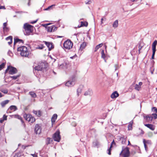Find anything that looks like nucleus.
I'll list each match as a JSON object with an SVG mask.
<instances>
[{
  "label": "nucleus",
  "mask_w": 157,
  "mask_h": 157,
  "mask_svg": "<svg viewBox=\"0 0 157 157\" xmlns=\"http://www.w3.org/2000/svg\"><path fill=\"white\" fill-rule=\"evenodd\" d=\"M57 117V114H54L53 115L51 119V121L52 123H54L55 122Z\"/></svg>",
  "instance_id": "nucleus-20"
},
{
  "label": "nucleus",
  "mask_w": 157,
  "mask_h": 157,
  "mask_svg": "<svg viewBox=\"0 0 157 157\" xmlns=\"http://www.w3.org/2000/svg\"><path fill=\"white\" fill-rule=\"evenodd\" d=\"M33 26L30 25L26 23L24 24V28L25 31L24 34L25 35H29L30 33L33 31Z\"/></svg>",
  "instance_id": "nucleus-1"
},
{
  "label": "nucleus",
  "mask_w": 157,
  "mask_h": 157,
  "mask_svg": "<svg viewBox=\"0 0 157 157\" xmlns=\"http://www.w3.org/2000/svg\"><path fill=\"white\" fill-rule=\"evenodd\" d=\"M52 141V138L48 137L47 138L46 140V144L48 145L49 144H51Z\"/></svg>",
  "instance_id": "nucleus-24"
},
{
  "label": "nucleus",
  "mask_w": 157,
  "mask_h": 157,
  "mask_svg": "<svg viewBox=\"0 0 157 157\" xmlns=\"http://www.w3.org/2000/svg\"><path fill=\"white\" fill-rule=\"evenodd\" d=\"M7 23L6 22H5L3 24V28L6 27Z\"/></svg>",
  "instance_id": "nucleus-57"
},
{
  "label": "nucleus",
  "mask_w": 157,
  "mask_h": 157,
  "mask_svg": "<svg viewBox=\"0 0 157 157\" xmlns=\"http://www.w3.org/2000/svg\"><path fill=\"white\" fill-rule=\"evenodd\" d=\"M33 113L38 117H40L41 116L42 112L40 110H39L38 111L33 110Z\"/></svg>",
  "instance_id": "nucleus-13"
},
{
  "label": "nucleus",
  "mask_w": 157,
  "mask_h": 157,
  "mask_svg": "<svg viewBox=\"0 0 157 157\" xmlns=\"http://www.w3.org/2000/svg\"><path fill=\"white\" fill-rule=\"evenodd\" d=\"M6 65V63H3L0 65V71Z\"/></svg>",
  "instance_id": "nucleus-40"
},
{
  "label": "nucleus",
  "mask_w": 157,
  "mask_h": 157,
  "mask_svg": "<svg viewBox=\"0 0 157 157\" xmlns=\"http://www.w3.org/2000/svg\"><path fill=\"white\" fill-rule=\"evenodd\" d=\"M24 13V12L23 11H16V13Z\"/></svg>",
  "instance_id": "nucleus-63"
},
{
  "label": "nucleus",
  "mask_w": 157,
  "mask_h": 157,
  "mask_svg": "<svg viewBox=\"0 0 157 157\" xmlns=\"http://www.w3.org/2000/svg\"><path fill=\"white\" fill-rule=\"evenodd\" d=\"M7 116L6 115H4L3 117V120L4 121L6 120L7 119Z\"/></svg>",
  "instance_id": "nucleus-49"
},
{
  "label": "nucleus",
  "mask_w": 157,
  "mask_h": 157,
  "mask_svg": "<svg viewBox=\"0 0 157 157\" xmlns=\"http://www.w3.org/2000/svg\"><path fill=\"white\" fill-rule=\"evenodd\" d=\"M81 86H79L77 90V94L78 96L79 95V94L81 93Z\"/></svg>",
  "instance_id": "nucleus-37"
},
{
  "label": "nucleus",
  "mask_w": 157,
  "mask_h": 157,
  "mask_svg": "<svg viewBox=\"0 0 157 157\" xmlns=\"http://www.w3.org/2000/svg\"><path fill=\"white\" fill-rule=\"evenodd\" d=\"M144 45V44L142 42H140V43L139 44V46H138L139 50H138V51H139V54L140 53V50L143 47Z\"/></svg>",
  "instance_id": "nucleus-19"
},
{
  "label": "nucleus",
  "mask_w": 157,
  "mask_h": 157,
  "mask_svg": "<svg viewBox=\"0 0 157 157\" xmlns=\"http://www.w3.org/2000/svg\"><path fill=\"white\" fill-rule=\"evenodd\" d=\"M14 46L19 41V39L17 37H15L14 38Z\"/></svg>",
  "instance_id": "nucleus-39"
},
{
  "label": "nucleus",
  "mask_w": 157,
  "mask_h": 157,
  "mask_svg": "<svg viewBox=\"0 0 157 157\" xmlns=\"http://www.w3.org/2000/svg\"><path fill=\"white\" fill-rule=\"evenodd\" d=\"M143 143L144 144V147L145 148V150H146V151H147V146L146 144H145V139H143Z\"/></svg>",
  "instance_id": "nucleus-42"
},
{
  "label": "nucleus",
  "mask_w": 157,
  "mask_h": 157,
  "mask_svg": "<svg viewBox=\"0 0 157 157\" xmlns=\"http://www.w3.org/2000/svg\"><path fill=\"white\" fill-rule=\"evenodd\" d=\"M57 28L55 25H52L51 26L50 32H52L56 31L57 29Z\"/></svg>",
  "instance_id": "nucleus-29"
},
{
  "label": "nucleus",
  "mask_w": 157,
  "mask_h": 157,
  "mask_svg": "<svg viewBox=\"0 0 157 157\" xmlns=\"http://www.w3.org/2000/svg\"><path fill=\"white\" fill-rule=\"evenodd\" d=\"M44 47L45 46L43 44H39L37 45V47H36V48L37 49L42 50Z\"/></svg>",
  "instance_id": "nucleus-23"
},
{
  "label": "nucleus",
  "mask_w": 157,
  "mask_h": 157,
  "mask_svg": "<svg viewBox=\"0 0 157 157\" xmlns=\"http://www.w3.org/2000/svg\"><path fill=\"white\" fill-rule=\"evenodd\" d=\"M17 109V107L14 105L10 106L7 111V113H10L12 111H15Z\"/></svg>",
  "instance_id": "nucleus-11"
},
{
  "label": "nucleus",
  "mask_w": 157,
  "mask_h": 157,
  "mask_svg": "<svg viewBox=\"0 0 157 157\" xmlns=\"http://www.w3.org/2000/svg\"><path fill=\"white\" fill-rule=\"evenodd\" d=\"M47 63H42L40 65L36 66L34 68L35 70L38 71H42L44 69H45L47 68Z\"/></svg>",
  "instance_id": "nucleus-7"
},
{
  "label": "nucleus",
  "mask_w": 157,
  "mask_h": 157,
  "mask_svg": "<svg viewBox=\"0 0 157 157\" xmlns=\"http://www.w3.org/2000/svg\"><path fill=\"white\" fill-rule=\"evenodd\" d=\"M37 21H38V19H37V20H36L35 21H31V22H30V23L32 24H34L35 23H36Z\"/></svg>",
  "instance_id": "nucleus-58"
},
{
  "label": "nucleus",
  "mask_w": 157,
  "mask_h": 157,
  "mask_svg": "<svg viewBox=\"0 0 157 157\" xmlns=\"http://www.w3.org/2000/svg\"><path fill=\"white\" fill-rule=\"evenodd\" d=\"M86 46V44L85 42H83L80 45V50L82 51Z\"/></svg>",
  "instance_id": "nucleus-22"
},
{
  "label": "nucleus",
  "mask_w": 157,
  "mask_h": 157,
  "mask_svg": "<svg viewBox=\"0 0 157 157\" xmlns=\"http://www.w3.org/2000/svg\"><path fill=\"white\" fill-rule=\"evenodd\" d=\"M118 20H116L113 23V28H114V29H115L118 27Z\"/></svg>",
  "instance_id": "nucleus-25"
},
{
  "label": "nucleus",
  "mask_w": 157,
  "mask_h": 157,
  "mask_svg": "<svg viewBox=\"0 0 157 157\" xmlns=\"http://www.w3.org/2000/svg\"><path fill=\"white\" fill-rule=\"evenodd\" d=\"M93 145L94 147H97L99 145V143L97 140H95L93 142Z\"/></svg>",
  "instance_id": "nucleus-31"
},
{
  "label": "nucleus",
  "mask_w": 157,
  "mask_h": 157,
  "mask_svg": "<svg viewBox=\"0 0 157 157\" xmlns=\"http://www.w3.org/2000/svg\"><path fill=\"white\" fill-rule=\"evenodd\" d=\"M133 124V122L131 121L129 123L128 127V130H131L132 129V125Z\"/></svg>",
  "instance_id": "nucleus-36"
},
{
  "label": "nucleus",
  "mask_w": 157,
  "mask_h": 157,
  "mask_svg": "<svg viewBox=\"0 0 157 157\" xmlns=\"http://www.w3.org/2000/svg\"><path fill=\"white\" fill-rule=\"evenodd\" d=\"M144 125L152 130H154L155 129V128L153 125L152 124H144Z\"/></svg>",
  "instance_id": "nucleus-17"
},
{
  "label": "nucleus",
  "mask_w": 157,
  "mask_h": 157,
  "mask_svg": "<svg viewBox=\"0 0 157 157\" xmlns=\"http://www.w3.org/2000/svg\"><path fill=\"white\" fill-rule=\"evenodd\" d=\"M88 25L87 22H84L83 21L81 22V24L80 26L79 25L78 26V28H80L81 27L83 26H87Z\"/></svg>",
  "instance_id": "nucleus-28"
},
{
  "label": "nucleus",
  "mask_w": 157,
  "mask_h": 157,
  "mask_svg": "<svg viewBox=\"0 0 157 157\" xmlns=\"http://www.w3.org/2000/svg\"><path fill=\"white\" fill-rule=\"evenodd\" d=\"M31 97L33 98H35L36 97V95L35 93L33 91L29 92V93Z\"/></svg>",
  "instance_id": "nucleus-26"
},
{
  "label": "nucleus",
  "mask_w": 157,
  "mask_h": 157,
  "mask_svg": "<svg viewBox=\"0 0 157 157\" xmlns=\"http://www.w3.org/2000/svg\"><path fill=\"white\" fill-rule=\"evenodd\" d=\"M17 50L20 52V55L22 56L27 57L29 55V52L28 48L25 46H22L18 48Z\"/></svg>",
  "instance_id": "nucleus-2"
},
{
  "label": "nucleus",
  "mask_w": 157,
  "mask_h": 157,
  "mask_svg": "<svg viewBox=\"0 0 157 157\" xmlns=\"http://www.w3.org/2000/svg\"><path fill=\"white\" fill-rule=\"evenodd\" d=\"M13 116H14V117H15V118L18 119L19 120H20L22 124L24 123V121L22 119V118L21 117V116L20 115L18 114H17L14 115Z\"/></svg>",
  "instance_id": "nucleus-21"
},
{
  "label": "nucleus",
  "mask_w": 157,
  "mask_h": 157,
  "mask_svg": "<svg viewBox=\"0 0 157 157\" xmlns=\"http://www.w3.org/2000/svg\"><path fill=\"white\" fill-rule=\"evenodd\" d=\"M42 25L44 27H45L46 29L47 27V24H42Z\"/></svg>",
  "instance_id": "nucleus-60"
},
{
  "label": "nucleus",
  "mask_w": 157,
  "mask_h": 157,
  "mask_svg": "<svg viewBox=\"0 0 157 157\" xmlns=\"http://www.w3.org/2000/svg\"><path fill=\"white\" fill-rule=\"evenodd\" d=\"M152 117H153V118L154 119H156L157 118V114L156 113H154L152 114Z\"/></svg>",
  "instance_id": "nucleus-44"
},
{
  "label": "nucleus",
  "mask_w": 157,
  "mask_h": 157,
  "mask_svg": "<svg viewBox=\"0 0 157 157\" xmlns=\"http://www.w3.org/2000/svg\"><path fill=\"white\" fill-rule=\"evenodd\" d=\"M141 88V86H139L137 84L135 85V89L138 91H139Z\"/></svg>",
  "instance_id": "nucleus-38"
},
{
  "label": "nucleus",
  "mask_w": 157,
  "mask_h": 157,
  "mask_svg": "<svg viewBox=\"0 0 157 157\" xmlns=\"http://www.w3.org/2000/svg\"><path fill=\"white\" fill-rule=\"evenodd\" d=\"M144 118L147 122H149L150 121H151L153 119V117L151 115H147L144 117Z\"/></svg>",
  "instance_id": "nucleus-15"
},
{
  "label": "nucleus",
  "mask_w": 157,
  "mask_h": 157,
  "mask_svg": "<svg viewBox=\"0 0 157 157\" xmlns=\"http://www.w3.org/2000/svg\"><path fill=\"white\" fill-rule=\"evenodd\" d=\"M17 70L15 67L10 66V70L9 71V73L10 75H13L17 73Z\"/></svg>",
  "instance_id": "nucleus-10"
},
{
  "label": "nucleus",
  "mask_w": 157,
  "mask_h": 157,
  "mask_svg": "<svg viewBox=\"0 0 157 157\" xmlns=\"http://www.w3.org/2000/svg\"><path fill=\"white\" fill-rule=\"evenodd\" d=\"M20 76L21 74H19L16 76H10V78H12L13 80H16L18 79Z\"/></svg>",
  "instance_id": "nucleus-33"
},
{
  "label": "nucleus",
  "mask_w": 157,
  "mask_h": 157,
  "mask_svg": "<svg viewBox=\"0 0 157 157\" xmlns=\"http://www.w3.org/2000/svg\"><path fill=\"white\" fill-rule=\"evenodd\" d=\"M60 131L59 130H57L53 134L52 137L55 141L59 142L61 139V136L60 135Z\"/></svg>",
  "instance_id": "nucleus-6"
},
{
  "label": "nucleus",
  "mask_w": 157,
  "mask_h": 157,
  "mask_svg": "<svg viewBox=\"0 0 157 157\" xmlns=\"http://www.w3.org/2000/svg\"><path fill=\"white\" fill-rule=\"evenodd\" d=\"M50 28L51 26H47V27L46 30L48 32H50Z\"/></svg>",
  "instance_id": "nucleus-50"
},
{
  "label": "nucleus",
  "mask_w": 157,
  "mask_h": 157,
  "mask_svg": "<svg viewBox=\"0 0 157 157\" xmlns=\"http://www.w3.org/2000/svg\"><path fill=\"white\" fill-rule=\"evenodd\" d=\"M9 102V100H6L4 101H2L1 103V105L2 107H4L5 106V105L7 104Z\"/></svg>",
  "instance_id": "nucleus-18"
},
{
  "label": "nucleus",
  "mask_w": 157,
  "mask_h": 157,
  "mask_svg": "<svg viewBox=\"0 0 157 157\" xmlns=\"http://www.w3.org/2000/svg\"><path fill=\"white\" fill-rule=\"evenodd\" d=\"M67 64L65 62H64L61 64H59L58 65L59 67L60 68H63L64 67H66V66Z\"/></svg>",
  "instance_id": "nucleus-34"
},
{
  "label": "nucleus",
  "mask_w": 157,
  "mask_h": 157,
  "mask_svg": "<svg viewBox=\"0 0 157 157\" xmlns=\"http://www.w3.org/2000/svg\"><path fill=\"white\" fill-rule=\"evenodd\" d=\"M12 54H13V53H12V52H11V51H8V55H9L10 56H11V55H12Z\"/></svg>",
  "instance_id": "nucleus-56"
},
{
  "label": "nucleus",
  "mask_w": 157,
  "mask_h": 157,
  "mask_svg": "<svg viewBox=\"0 0 157 157\" xmlns=\"http://www.w3.org/2000/svg\"><path fill=\"white\" fill-rule=\"evenodd\" d=\"M130 155V152L128 147L124 148L122 147V150L120 154V155L122 156L123 157H129Z\"/></svg>",
  "instance_id": "nucleus-3"
},
{
  "label": "nucleus",
  "mask_w": 157,
  "mask_h": 157,
  "mask_svg": "<svg viewBox=\"0 0 157 157\" xmlns=\"http://www.w3.org/2000/svg\"><path fill=\"white\" fill-rule=\"evenodd\" d=\"M55 6V5H51V6H49L48 8L45 9H44V10H49L50 9H52V7L53 6Z\"/></svg>",
  "instance_id": "nucleus-41"
},
{
  "label": "nucleus",
  "mask_w": 157,
  "mask_h": 157,
  "mask_svg": "<svg viewBox=\"0 0 157 157\" xmlns=\"http://www.w3.org/2000/svg\"><path fill=\"white\" fill-rule=\"evenodd\" d=\"M6 40L8 41L10 40V41L8 42L9 45H10L12 42L13 37L12 36H10L6 38Z\"/></svg>",
  "instance_id": "nucleus-16"
},
{
  "label": "nucleus",
  "mask_w": 157,
  "mask_h": 157,
  "mask_svg": "<svg viewBox=\"0 0 157 157\" xmlns=\"http://www.w3.org/2000/svg\"><path fill=\"white\" fill-rule=\"evenodd\" d=\"M152 55L155 56V52L156 51V49H152Z\"/></svg>",
  "instance_id": "nucleus-55"
},
{
  "label": "nucleus",
  "mask_w": 157,
  "mask_h": 157,
  "mask_svg": "<svg viewBox=\"0 0 157 157\" xmlns=\"http://www.w3.org/2000/svg\"><path fill=\"white\" fill-rule=\"evenodd\" d=\"M102 45H103L102 44H98V45H97L96 46V47L95 48L94 51L95 52L97 51V50L99 48H101V47L102 46Z\"/></svg>",
  "instance_id": "nucleus-35"
},
{
  "label": "nucleus",
  "mask_w": 157,
  "mask_h": 157,
  "mask_svg": "<svg viewBox=\"0 0 157 157\" xmlns=\"http://www.w3.org/2000/svg\"><path fill=\"white\" fill-rule=\"evenodd\" d=\"M152 111L154 112L155 113H157V109L156 107H154L152 108Z\"/></svg>",
  "instance_id": "nucleus-43"
},
{
  "label": "nucleus",
  "mask_w": 157,
  "mask_h": 157,
  "mask_svg": "<svg viewBox=\"0 0 157 157\" xmlns=\"http://www.w3.org/2000/svg\"><path fill=\"white\" fill-rule=\"evenodd\" d=\"M157 44V40H155L152 44V49H156V47Z\"/></svg>",
  "instance_id": "nucleus-32"
},
{
  "label": "nucleus",
  "mask_w": 157,
  "mask_h": 157,
  "mask_svg": "<svg viewBox=\"0 0 157 157\" xmlns=\"http://www.w3.org/2000/svg\"><path fill=\"white\" fill-rule=\"evenodd\" d=\"M10 66H9L7 68V69L5 71V74L9 70H10Z\"/></svg>",
  "instance_id": "nucleus-53"
},
{
  "label": "nucleus",
  "mask_w": 157,
  "mask_h": 157,
  "mask_svg": "<svg viewBox=\"0 0 157 157\" xmlns=\"http://www.w3.org/2000/svg\"><path fill=\"white\" fill-rule=\"evenodd\" d=\"M94 2V0H89V4Z\"/></svg>",
  "instance_id": "nucleus-64"
},
{
  "label": "nucleus",
  "mask_w": 157,
  "mask_h": 157,
  "mask_svg": "<svg viewBox=\"0 0 157 157\" xmlns=\"http://www.w3.org/2000/svg\"><path fill=\"white\" fill-rule=\"evenodd\" d=\"M115 143L114 142V140H113V141L111 143V144L110 146H112L113 145V144H115Z\"/></svg>",
  "instance_id": "nucleus-61"
},
{
  "label": "nucleus",
  "mask_w": 157,
  "mask_h": 157,
  "mask_svg": "<svg viewBox=\"0 0 157 157\" xmlns=\"http://www.w3.org/2000/svg\"><path fill=\"white\" fill-rule=\"evenodd\" d=\"M19 42L20 43H22V44H23L24 43V41L21 40V39H19Z\"/></svg>",
  "instance_id": "nucleus-62"
},
{
  "label": "nucleus",
  "mask_w": 157,
  "mask_h": 157,
  "mask_svg": "<svg viewBox=\"0 0 157 157\" xmlns=\"http://www.w3.org/2000/svg\"><path fill=\"white\" fill-rule=\"evenodd\" d=\"M73 42L69 39L65 41L63 44L64 48L67 49H70L72 47Z\"/></svg>",
  "instance_id": "nucleus-5"
},
{
  "label": "nucleus",
  "mask_w": 157,
  "mask_h": 157,
  "mask_svg": "<svg viewBox=\"0 0 157 157\" xmlns=\"http://www.w3.org/2000/svg\"><path fill=\"white\" fill-rule=\"evenodd\" d=\"M112 147V146H110L108 150V154L109 155H110L111 154V152Z\"/></svg>",
  "instance_id": "nucleus-46"
},
{
  "label": "nucleus",
  "mask_w": 157,
  "mask_h": 157,
  "mask_svg": "<svg viewBox=\"0 0 157 157\" xmlns=\"http://www.w3.org/2000/svg\"><path fill=\"white\" fill-rule=\"evenodd\" d=\"M145 144H151V142L150 140H145Z\"/></svg>",
  "instance_id": "nucleus-47"
},
{
  "label": "nucleus",
  "mask_w": 157,
  "mask_h": 157,
  "mask_svg": "<svg viewBox=\"0 0 157 157\" xmlns=\"http://www.w3.org/2000/svg\"><path fill=\"white\" fill-rule=\"evenodd\" d=\"M119 95V94L118 92L117 91H115L113 92L111 95V97L112 98H116L118 97Z\"/></svg>",
  "instance_id": "nucleus-14"
},
{
  "label": "nucleus",
  "mask_w": 157,
  "mask_h": 157,
  "mask_svg": "<svg viewBox=\"0 0 157 157\" xmlns=\"http://www.w3.org/2000/svg\"><path fill=\"white\" fill-rule=\"evenodd\" d=\"M21 156V155L19 153H17L15 154L13 157H19Z\"/></svg>",
  "instance_id": "nucleus-51"
},
{
  "label": "nucleus",
  "mask_w": 157,
  "mask_h": 157,
  "mask_svg": "<svg viewBox=\"0 0 157 157\" xmlns=\"http://www.w3.org/2000/svg\"><path fill=\"white\" fill-rule=\"evenodd\" d=\"M136 153V151H135L133 150V151H131L130 152V154L132 155H134Z\"/></svg>",
  "instance_id": "nucleus-48"
},
{
  "label": "nucleus",
  "mask_w": 157,
  "mask_h": 157,
  "mask_svg": "<svg viewBox=\"0 0 157 157\" xmlns=\"http://www.w3.org/2000/svg\"><path fill=\"white\" fill-rule=\"evenodd\" d=\"M1 91L5 94H7L8 93V90L6 89L2 90Z\"/></svg>",
  "instance_id": "nucleus-52"
},
{
  "label": "nucleus",
  "mask_w": 157,
  "mask_h": 157,
  "mask_svg": "<svg viewBox=\"0 0 157 157\" xmlns=\"http://www.w3.org/2000/svg\"><path fill=\"white\" fill-rule=\"evenodd\" d=\"M29 146L26 145H22V148H23L24 150L25 149L26 147H28Z\"/></svg>",
  "instance_id": "nucleus-54"
},
{
  "label": "nucleus",
  "mask_w": 157,
  "mask_h": 157,
  "mask_svg": "<svg viewBox=\"0 0 157 157\" xmlns=\"http://www.w3.org/2000/svg\"><path fill=\"white\" fill-rule=\"evenodd\" d=\"M154 68L153 66H152L150 67V72L152 74H153V72L154 71Z\"/></svg>",
  "instance_id": "nucleus-45"
},
{
  "label": "nucleus",
  "mask_w": 157,
  "mask_h": 157,
  "mask_svg": "<svg viewBox=\"0 0 157 157\" xmlns=\"http://www.w3.org/2000/svg\"><path fill=\"white\" fill-rule=\"evenodd\" d=\"M41 128L40 124H36L35 125L34 132L36 134H40L41 132Z\"/></svg>",
  "instance_id": "nucleus-9"
},
{
  "label": "nucleus",
  "mask_w": 157,
  "mask_h": 157,
  "mask_svg": "<svg viewBox=\"0 0 157 157\" xmlns=\"http://www.w3.org/2000/svg\"><path fill=\"white\" fill-rule=\"evenodd\" d=\"M71 124L74 127H75L76 125V124L75 122H73Z\"/></svg>",
  "instance_id": "nucleus-59"
},
{
  "label": "nucleus",
  "mask_w": 157,
  "mask_h": 157,
  "mask_svg": "<svg viewBox=\"0 0 157 157\" xmlns=\"http://www.w3.org/2000/svg\"><path fill=\"white\" fill-rule=\"evenodd\" d=\"M3 33L5 35H7V33L9 31L10 28L9 27H6L3 28Z\"/></svg>",
  "instance_id": "nucleus-27"
},
{
  "label": "nucleus",
  "mask_w": 157,
  "mask_h": 157,
  "mask_svg": "<svg viewBox=\"0 0 157 157\" xmlns=\"http://www.w3.org/2000/svg\"><path fill=\"white\" fill-rule=\"evenodd\" d=\"M101 58H103L105 60V62H106V56L104 53V50H102L101 52Z\"/></svg>",
  "instance_id": "nucleus-30"
},
{
  "label": "nucleus",
  "mask_w": 157,
  "mask_h": 157,
  "mask_svg": "<svg viewBox=\"0 0 157 157\" xmlns=\"http://www.w3.org/2000/svg\"><path fill=\"white\" fill-rule=\"evenodd\" d=\"M74 78L72 79V81H68L65 84V86L68 87H71L73 86L75 84L74 82L73 81Z\"/></svg>",
  "instance_id": "nucleus-12"
},
{
  "label": "nucleus",
  "mask_w": 157,
  "mask_h": 157,
  "mask_svg": "<svg viewBox=\"0 0 157 157\" xmlns=\"http://www.w3.org/2000/svg\"><path fill=\"white\" fill-rule=\"evenodd\" d=\"M25 119L31 123H33L35 121V118L30 114L25 113L23 115Z\"/></svg>",
  "instance_id": "nucleus-4"
},
{
  "label": "nucleus",
  "mask_w": 157,
  "mask_h": 157,
  "mask_svg": "<svg viewBox=\"0 0 157 157\" xmlns=\"http://www.w3.org/2000/svg\"><path fill=\"white\" fill-rule=\"evenodd\" d=\"M43 42L45 44L48 48L49 51H51L52 49L54 48V46L52 42H47L45 41H43Z\"/></svg>",
  "instance_id": "nucleus-8"
}]
</instances>
